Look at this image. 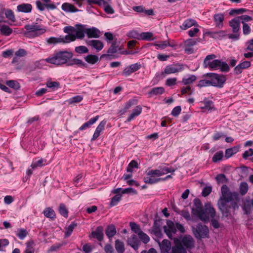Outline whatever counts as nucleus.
Here are the masks:
<instances>
[{
	"label": "nucleus",
	"mask_w": 253,
	"mask_h": 253,
	"mask_svg": "<svg viewBox=\"0 0 253 253\" xmlns=\"http://www.w3.org/2000/svg\"><path fill=\"white\" fill-rule=\"evenodd\" d=\"M73 53L67 50H60L45 59V61L56 66L66 64L68 66L77 65L80 67H85V64L79 59L73 58Z\"/></svg>",
	"instance_id": "obj_1"
},
{
	"label": "nucleus",
	"mask_w": 253,
	"mask_h": 253,
	"mask_svg": "<svg viewBox=\"0 0 253 253\" xmlns=\"http://www.w3.org/2000/svg\"><path fill=\"white\" fill-rule=\"evenodd\" d=\"M221 190L222 197L218 201V206L223 215L228 217L231 210H234L237 207L236 203L233 201L234 198H236L237 194L230 192L226 185H222Z\"/></svg>",
	"instance_id": "obj_2"
},
{
	"label": "nucleus",
	"mask_w": 253,
	"mask_h": 253,
	"mask_svg": "<svg viewBox=\"0 0 253 253\" xmlns=\"http://www.w3.org/2000/svg\"><path fill=\"white\" fill-rule=\"evenodd\" d=\"M192 212L204 222L209 221L210 217H214L216 213L214 209L210 203L206 204L204 209L201 201L198 198L194 200V207L192 209Z\"/></svg>",
	"instance_id": "obj_3"
},
{
	"label": "nucleus",
	"mask_w": 253,
	"mask_h": 253,
	"mask_svg": "<svg viewBox=\"0 0 253 253\" xmlns=\"http://www.w3.org/2000/svg\"><path fill=\"white\" fill-rule=\"evenodd\" d=\"M216 56L213 54L207 55L203 62L204 68H209L211 70L219 69L222 72H228L229 70L228 65L225 62L216 59Z\"/></svg>",
	"instance_id": "obj_4"
},
{
	"label": "nucleus",
	"mask_w": 253,
	"mask_h": 253,
	"mask_svg": "<svg viewBox=\"0 0 253 253\" xmlns=\"http://www.w3.org/2000/svg\"><path fill=\"white\" fill-rule=\"evenodd\" d=\"M194 246L193 238L190 236H184L180 242L175 243L172 248L171 253H187L184 246L187 249H190Z\"/></svg>",
	"instance_id": "obj_5"
},
{
	"label": "nucleus",
	"mask_w": 253,
	"mask_h": 253,
	"mask_svg": "<svg viewBox=\"0 0 253 253\" xmlns=\"http://www.w3.org/2000/svg\"><path fill=\"white\" fill-rule=\"evenodd\" d=\"M24 28L27 30L25 35L31 38L39 37L46 32V29L38 23L27 24L24 26Z\"/></svg>",
	"instance_id": "obj_6"
},
{
	"label": "nucleus",
	"mask_w": 253,
	"mask_h": 253,
	"mask_svg": "<svg viewBox=\"0 0 253 253\" xmlns=\"http://www.w3.org/2000/svg\"><path fill=\"white\" fill-rule=\"evenodd\" d=\"M229 26L232 29V34L227 35L228 38L234 41H238L240 38L241 22L236 17L229 21Z\"/></svg>",
	"instance_id": "obj_7"
},
{
	"label": "nucleus",
	"mask_w": 253,
	"mask_h": 253,
	"mask_svg": "<svg viewBox=\"0 0 253 253\" xmlns=\"http://www.w3.org/2000/svg\"><path fill=\"white\" fill-rule=\"evenodd\" d=\"M204 77L210 80L211 86L221 88L225 84L226 79L223 75L213 73H208L204 75Z\"/></svg>",
	"instance_id": "obj_8"
},
{
	"label": "nucleus",
	"mask_w": 253,
	"mask_h": 253,
	"mask_svg": "<svg viewBox=\"0 0 253 253\" xmlns=\"http://www.w3.org/2000/svg\"><path fill=\"white\" fill-rule=\"evenodd\" d=\"M184 69V65L180 64L175 65H169L167 66L164 71L158 72L155 75V78H163L166 75L178 73L182 71Z\"/></svg>",
	"instance_id": "obj_9"
},
{
	"label": "nucleus",
	"mask_w": 253,
	"mask_h": 253,
	"mask_svg": "<svg viewBox=\"0 0 253 253\" xmlns=\"http://www.w3.org/2000/svg\"><path fill=\"white\" fill-rule=\"evenodd\" d=\"M209 232L208 227L201 224H198L196 228L193 229V233L195 237L199 239L208 237Z\"/></svg>",
	"instance_id": "obj_10"
},
{
	"label": "nucleus",
	"mask_w": 253,
	"mask_h": 253,
	"mask_svg": "<svg viewBox=\"0 0 253 253\" xmlns=\"http://www.w3.org/2000/svg\"><path fill=\"white\" fill-rule=\"evenodd\" d=\"M156 172L155 169H151L146 172V176L144 177L145 183L149 184H153L160 182V178Z\"/></svg>",
	"instance_id": "obj_11"
},
{
	"label": "nucleus",
	"mask_w": 253,
	"mask_h": 253,
	"mask_svg": "<svg viewBox=\"0 0 253 253\" xmlns=\"http://www.w3.org/2000/svg\"><path fill=\"white\" fill-rule=\"evenodd\" d=\"M164 229L165 233L170 239H172L173 234H174L176 232L175 226L173 222L171 220L167 221V225L164 227Z\"/></svg>",
	"instance_id": "obj_12"
},
{
	"label": "nucleus",
	"mask_w": 253,
	"mask_h": 253,
	"mask_svg": "<svg viewBox=\"0 0 253 253\" xmlns=\"http://www.w3.org/2000/svg\"><path fill=\"white\" fill-rule=\"evenodd\" d=\"M204 34L210 36L211 38L217 40H222L226 36H227L228 35L227 34L226 31L225 30H219L217 31H209L206 32Z\"/></svg>",
	"instance_id": "obj_13"
},
{
	"label": "nucleus",
	"mask_w": 253,
	"mask_h": 253,
	"mask_svg": "<svg viewBox=\"0 0 253 253\" xmlns=\"http://www.w3.org/2000/svg\"><path fill=\"white\" fill-rule=\"evenodd\" d=\"M225 19L224 14L218 13L213 16V20L216 28L222 29L224 26V21Z\"/></svg>",
	"instance_id": "obj_14"
},
{
	"label": "nucleus",
	"mask_w": 253,
	"mask_h": 253,
	"mask_svg": "<svg viewBox=\"0 0 253 253\" xmlns=\"http://www.w3.org/2000/svg\"><path fill=\"white\" fill-rule=\"evenodd\" d=\"M141 67V65L140 63L131 64L124 69L123 74L126 76H129L132 73L138 71Z\"/></svg>",
	"instance_id": "obj_15"
},
{
	"label": "nucleus",
	"mask_w": 253,
	"mask_h": 253,
	"mask_svg": "<svg viewBox=\"0 0 253 253\" xmlns=\"http://www.w3.org/2000/svg\"><path fill=\"white\" fill-rule=\"evenodd\" d=\"M85 25L81 24H77L75 28L74 37L75 40L78 39H83L84 37V34H86V28Z\"/></svg>",
	"instance_id": "obj_16"
},
{
	"label": "nucleus",
	"mask_w": 253,
	"mask_h": 253,
	"mask_svg": "<svg viewBox=\"0 0 253 253\" xmlns=\"http://www.w3.org/2000/svg\"><path fill=\"white\" fill-rule=\"evenodd\" d=\"M89 238H93L96 239L98 241H101L103 239V228L102 226H98L96 229L92 231Z\"/></svg>",
	"instance_id": "obj_17"
},
{
	"label": "nucleus",
	"mask_w": 253,
	"mask_h": 253,
	"mask_svg": "<svg viewBox=\"0 0 253 253\" xmlns=\"http://www.w3.org/2000/svg\"><path fill=\"white\" fill-rule=\"evenodd\" d=\"M86 43L88 46H91L98 51L101 50L104 47L103 42L98 40H88Z\"/></svg>",
	"instance_id": "obj_18"
},
{
	"label": "nucleus",
	"mask_w": 253,
	"mask_h": 253,
	"mask_svg": "<svg viewBox=\"0 0 253 253\" xmlns=\"http://www.w3.org/2000/svg\"><path fill=\"white\" fill-rule=\"evenodd\" d=\"M106 124V121L103 120L98 125L96 129L94 132V134L91 138V141L95 140L100 135V133L105 129V126Z\"/></svg>",
	"instance_id": "obj_19"
},
{
	"label": "nucleus",
	"mask_w": 253,
	"mask_h": 253,
	"mask_svg": "<svg viewBox=\"0 0 253 253\" xmlns=\"http://www.w3.org/2000/svg\"><path fill=\"white\" fill-rule=\"evenodd\" d=\"M193 26H198L197 22L193 19L189 18L184 20L182 24L180 26V28L182 30H185Z\"/></svg>",
	"instance_id": "obj_20"
},
{
	"label": "nucleus",
	"mask_w": 253,
	"mask_h": 253,
	"mask_svg": "<svg viewBox=\"0 0 253 253\" xmlns=\"http://www.w3.org/2000/svg\"><path fill=\"white\" fill-rule=\"evenodd\" d=\"M128 244L135 250L138 249L140 245V241L137 236L132 235L127 240Z\"/></svg>",
	"instance_id": "obj_21"
},
{
	"label": "nucleus",
	"mask_w": 253,
	"mask_h": 253,
	"mask_svg": "<svg viewBox=\"0 0 253 253\" xmlns=\"http://www.w3.org/2000/svg\"><path fill=\"white\" fill-rule=\"evenodd\" d=\"M251 65L250 61H245L238 64L234 68V72L236 74H240L243 69L248 68Z\"/></svg>",
	"instance_id": "obj_22"
},
{
	"label": "nucleus",
	"mask_w": 253,
	"mask_h": 253,
	"mask_svg": "<svg viewBox=\"0 0 253 253\" xmlns=\"http://www.w3.org/2000/svg\"><path fill=\"white\" fill-rule=\"evenodd\" d=\"M98 116H96L93 118H91L88 121L84 123L82 126H81L78 131H75L74 134L77 133L79 131H82L85 130L88 127H89L98 120Z\"/></svg>",
	"instance_id": "obj_23"
},
{
	"label": "nucleus",
	"mask_w": 253,
	"mask_h": 253,
	"mask_svg": "<svg viewBox=\"0 0 253 253\" xmlns=\"http://www.w3.org/2000/svg\"><path fill=\"white\" fill-rule=\"evenodd\" d=\"M85 32L89 38H98L100 37V31L96 28H86Z\"/></svg>",
	"instance_id": "obj_24"
},
{
	"label": "nucleus",
	"mask_w": 253,
	"mask_h": 253,
	"mask_svg": "<svg viewBox=\"0 0 253 253\" xmlns=\"http://www.w3.org/2000/svg\"><path fill=\"white\" fill-rule=\"evenodd\" d=\"M159 176H162L168 173H173L175 169L167 167H159L158 169H155Z\"/></svg>",
	"instance_id": "obj_25"
},
{
	"label": "nucleus",
	"mask_w": 253,
	"mask_h": 253,
	"mask_svg": "<svg viewBox=\"0 0 253 253\" xmlns=\"http://www.w3.org/2000/svg\"><path fill=\"white\" fill-rule=\"evenodd\" d=\"M32 10V6L30 3H23L17 6V11L23 13H30Z\"/></svg>",
	"instance_id": "obj_26"
},
{
	"label": "nucleus",
	"mask_w": 253,
	"mask_h": 253,
	"mask_svg": "<svg viewBox=\"0 0 253 253\" xmlns=\"http://www.w3.org/2000/svg\"><path fill=\"white\" fill-rule=\"evenodd\" d=\"M132 8L134 11L138 13H144L147 15H154V11L153 9L146 10L142 5L133 6Z\"/></svg>",
	"instance_id": "obj_27"
},
{
	"label": "nucleus",
	"mask_w": 253,
	"mask_h": 253,
	"mask_svg": "<svg viewBox=\"0 0 253 253\" xmlns=\"http://www.w3.org/2000/svg\"><path fill=\"white\" fill-rule=\"evenodd\" d=\"M62 9L66 12H76L80 11L73 4L65 2L61 6Z\"/></svg>",
	"instance_id": "obj_28"
},
{
	"label": "nucleus",
	"mask_w": 253,
	"mask_h": 253,
	"mask_svg": "<svg viewBox=\"0 0 253 253\" xmlns=\"http://www.w3.org/2000/svg\"><path fill=\"white\" fill-rule=\"evenodd\" d=\"M160 246L163 253H169L171 249V243L168 240L164 239Z\"/></svg>",
	"instance_id": "obj_29"
},
{
	"label": "nucleus",
	"mask_w": 253,
	"mask_h": 253,
	"mask_svg": "<svg viewBox=\"0 0 253 253\" xmlns=\"http://www.w3.org/2000/svg\"><path fill=\"white\" fill-rule=\"evenodd\" d=\"M165 92V88L163 87H155L153 88L150 91L148 92L149 97H153L154 96L160 95L164 93Z\"/></svg>",
	"instance_id": "obj_30"
},
{
	"label": "nucleus",
	"mask_w": 253,
	"mask_h": 253,
	"mask_svg": "<svg viewBox=\"0 0 253 253\" xmlns=\"http://www.w3.org/2000/svg\"><path fill=\"white\" fill-rule=\"evenodd\" d=\"M201 103L204 104V106L201 107L202 109H205L208 111L215 110L213 102L211 100L205 98L204 101L201 102Z\"/></svg>",
	"instance_id": "obj_31"
},
{
	"label": "nucleus",
	"mask_w": 253,
	"mask_h": 253,
	"mask_svg": "<svg viewBox=\"0 0 253 253\" xmlns=\"http://www.w3.org/2000/svg\"><path fill=\"white\" fill-rule=\"evenodd\" d=\"M142 112V108L140 106H137L132 111V113L128 117L127 122H130L134 118L139 116Z\"/></svg>",
	"instance_id": "obj_32"
},
{
	"label": "nucleus",
	"mask_w": 253,
	"mask_h": 253,
	"mask_svg": "<svg viewBox=\"0 0 253 253\" xmlns=\"http://www.w3.org/2000/svg\"><path fill=\"white\" fill-rule=\"evenodd\" d=\"M12 29L8 25H0V33L5 36H9L12 33Z\"/></svg>",
	"instance_id": "obj_33"
},
{
	"label": "nucleus",
	"mask_w": 253,
	"mask_h": 253,
	"mask_svg": "<svg viewBox=\"0 0 253 253\" xmlns=\"http://www.w3.org/2000/svg\"><path fill=\"white\" fill-rule=\"evenodd\" d=\"M116 227L113 224L108 226L105 231V234L109 238H112L116 235Z\"/></svg>",
	"instance_id": "obj_34"
},
{
	"label": "nucleus",
	"mask_w": 253,
	"mask_h": 253,
	"mask_svg": "<svg viewBox=\"0 0 253 253\" xmlns=\"http://www.w3.org/2000/svg\"><path fill=\"white\" fill-rule=\"evenodd\" d=\"M43 213L45 217L52 219H54L56 217L55 211L50 207L44 209L43 211Z\"/></svg>",
	"instance_id": "obj_35"
},
{
	"label": "nucleus",
	"mask_w": 253,
	"mask_h": 253,
	"mask_svg": "<svg viewBox=\"0 0 253 253\" xmlns=\"http://www.w3.org/2000/svg\"><path fill=\"white\" fill-rule=\"evenodd\" d=\"M60 43H67L75 41L74 34L67 35L65 36H60Z\"/></svg>",
	"instance_id": "obj_36"
},
{
	"label": "nucleus",
	"mask_w": 253,
	"mask_h": 253,
	"mask_svg": "<svg viewBox=\"0 0 253 253\" xmlns=\"http://www.w3.org/2000/svg\"><path fill=\"white\" fill-rule=\"evenodd\" d=\"M77 226V223L73 221L65 228V238L69 237L73 232L74 229Z\"/></svg>",
	"instance_id": "obj_37"
},
{
	"label": "nucleus",
	"mask_w": 253,
	"mask_h": 253,
	"mask_svg": "<svg viewBox=\"0 0 253 253\" xmlns=\"http://www.w3.org/2000/svg\"><path fill=\"white\" fill-rule=\"evenodd\" d=\"M84 60L88 63L94 64L99 61V58L97 55L89 54L84 57Z\"/></svg>",
	"instance_id": "obj_38"
},
{
	"label": "nucleus",
	"mask_w": 253,
	"mask_h": 253,
	"mask_svg": "<svg viewBox=\"0 0 253 253\" xmlns=\"http://www.w3.org/2000/svg\"><path fill=\"white\" fill-rule=\"evenodd\" d=\"M4 14L6 18L12 22L16 21V18L13 11L10 9H5Z\"/></svg>",
	"instance_id": "obj_39"
},
{
	"label": "nucleus",
	"mask_w": 253,
	"mask_h": 253,
	"mask_svg": "<svg viewBox=\"0 0 253 253\" xmlns=\"http://www.w3.org/2000/svg\"><path fill=\"white\" fill-rule=\"evenodd\" d=\"M248 11H251L250 10L244 8H240L238 9H231L229 14L230 15H239L243 14L245 12H247ZM252 12H253V11H251Z\"/></svg>",
	"instance_id": "obj_40"
},
{
	"label": "nucleus",
	"mask_w": 253,
	"mask_h": 253,
	"mask_svg": "<svg viewBox=\"0 0 253 253\" xmlns=\"http://www.w3.org/2000/svg\"><path fill=\"white\" fill-rule=\"evenodd\" d=\"M15 234L20 240H22L26 237L28 234V232L25 229L19 228L18 229Z\"/></svg>",
	"instance_id": "obj_41"
},
{
	"label": "nucleus",
	"mask_w": 253,
	"mask_h": 253,
	"mask_svg": "<svg viewBox=\"0 0 253 253\" xmlns=\"http://www.w3.org/2000/svg\"><path fill=\"white\" fill-rule=\"evenodd\" d=\"M239 151V148L237 147H234L231 148L227 149L225 152V157L226 158H229L232 157L234 154H236Z\"/></svg>",
	"instance_id": "obj_42"
},
{
	"label": "nucleus",
	"mask_w": 253,
	"mask_h": 253,
	"mask_svg": "<svg viewBox=\"0 0 253 253\" xmlns=\"http://www.w3.org/2000/svg\"><path fill=\"white\" fill-rule=\"evenodd\" d=\"M115 248L118 253H124L125 251V245L119 240L115 241Z\"/></svg>",
	"instance_id": "obj_43"
},
{
	"label": "nucleus",
	"mask_w": 253,
	"mask_h": 253,
	"mask_svg": "<svg viewBox=\"0 0 253 253\" xmlns=\"http://www.w3.org/2000/svg\"><path fill=\"white\" fill-rule=\"evenodd\" d=\"M46 161V160L45 159L40 158L38 161L33 162L31 165V167L33 169H35L37 167H42L45 165Z\"/></svg>",
	"instance_id": "obj_44"
},
{
	"label": "nucleus",
	"mask_w": 253,
	"mask_h": 253,
	"mask_svg": "<svg viewBox=\"0 0 253 253\" xmlns=\"http://www.w3.org/2000/svg\"><path fill=\"white\" fill-rule=\"evenodd\" d=\"M196 79L197 77L196 76L194 75H191L184 77L182 79V83L185 85L193 83L195 81H196Z\"/></svg>",
	"instance_id": "obj_45"
},
{
	"label": "nucleus",
	"mask_w": 253,
	"mask_h": 253,
	"mask_svg": "<svg viewBox=\"0 0 253 253\" xmlns=\"http://www.w3.org/2000/svg\"><path fill=\"white\" fill-rule=\"evenodd\" d=\"M59 212L60 214L65 218H67L68 216V210L67 208L66 207L65 205L61 203L59 205V209H58Z\"/></svg>",
	"instance_id": "obj_46"
},
{
	"label": "nucleus",
	"mask_w": 253,
	"mask_h": 253,
	"mask_svg": "<svg viewBox=\"0 0 253 253\" xmlns=\"http://www.w3.org/2000/svg\"><path fill=\"white\" fill-rule=\"evenodd\" d=\"M6 84L9 87L17 90L20 88L19 83L16 81L9 80L6 82Z\"/></svg>",
	"instance_id": "obj_47"
},
{
	"label": "nucleus",
	"mask_w": 253,
	"mask_h": 253,
	"mask_svg": "<svg viewBox=\"0 0 253 253\" xmlns=\"http://www.w3.org/2000/svg\"><path fill=\"white\" fill-rule=\"evenodd\" d=\"M237 18L242 24H248L247 22L253 20V17L247 15H242L241 16H237Z\"/></svg>",
	"instance_id": "obj_48"
},
{
	"label": "nucleus",
	"mask_w": 253,
	"mask_h": 253,
	"mask_svg": "<svg viewBox=\"0 0 253 253\" xmlns=\"http://www.w3.org/2000/svg\"><path fill=\"white\" fill-rule=\"evenodd\" d=\"M118 50V46H116L115 44H112L111 46L109 48L107 51V53L108 54H102L100 58H103L104 57L108 56L109 55H111L112 54L115 53L117 52Z\"/></svg>",
	"instance_id": "obj_49"
},
{
	"label": "nucleus",
	"mask_w": 253,
	"mask_h": 253,
	"mask_svg": "<svg viewBox=\"0 0 253 253\" xmlns=\"http://www.w3.org/2000/svg\"><path fill=\"white\" fill-rule=\"evenodd\" d=\"M153 36V33L151 32H142L140 34V40L145 41H151Z\"/></svg>",
	"instance_id": "obj_50"
},
{
	"label": "nucleus",
	"mask_w": 253,
	"mask_h": 253,
	"mask_svg": "<svg viewBox=\"0 0 253 253\" xmlns=\"http://www.w3.org/2000/svg\"><path fill=\"white\" fill-rule=\"evenodd\" d=\"M129 226L131 230L138 235L142 232L139 226L134 222H130L129 223Z\"/></svg>",
	"instance_id": "obj_51"
},
{
	"label": "nucleus",
	"mask_w": 253,
	"mask_h": 253,
	"mask_svg": "<svg viewBox=\"0 0 253 253\" xmlns=\"http://www.w3.org/2000/svg\"><path fill=\"white\" fill-rule=\"evenodd\" d=\"M240 193L242 195H245L248 191V185L247 182H242L240 185Z\"/></svg>",
	"instance_id": "obj_52"
},
{
	"label": "nucleus",
	"mask_w": 253,
	"mask_h": 253,
	"mask_svg": "<svg viewBox=\"0 0 253 253\" xmlns=\"http://www.w3.org/2000/svg\"><path fill=\"white\" fill-rule=\"evenodd\" d=\"M83 99V97L82 95H76L69 99L67 100V102L69 104H72L74 103H79L82 101Z\"/></svg>",
	"instance_id": "obj_53"
},
{
	"label": "nucleus",
	"mask_w": 253,
	"mask_h": 253,
	"mask_svg": "<svg viewBox=\"0 0 253 253\" xmlns=\"http://www.w3.org/2000/svg\"><path fill=\"white\" fill-rule=\"evenodd\" d=\"M122 199V195L121 194H116L114 196L111 200L110 205L111 206H115L118 205V203Z\"/></svg>",
	"instance_id": "obj_54"
},
{
	"label": "nucleus",
	"mask_w": 253,
	"mask_h": 253,
	"mask_svg": "<svg viewBox=\"0 0 253 253\" xmlns=\"http://www.w3.org/2000/svg\"><path fill=\"white\" fill-rule=\"evenodd\" d=\"M223 157V153L222 151H218L212 157V161L214 163H217L221 161Z\"/></svg>",
	"instance_id": "obj_55"
},
{
	"label": "nucleus",
	"mask_w": 253,
	"mask_h": 253,
	"mask_svg": "<svg viewBox=\"0 0 253 253\" xmlns=\"http://www.w3.org/2000/svg\"><path fill=\"white\" fill-rule=\"evenodd\" d=\"M75 51L79 54L86 53L88 52V48L84 45H80L75 47Z\"/></svg>",
	"instance_id": "obj_56"
},
{
	"label": "nucleus",
	"mask_w": 253,
	"mask_h": 253,
	"mask_svg": "<svg viewBox=\"0 0 253 253\" xmlns=\"http://www.w3.org/2000/svg\"><path fill=\"white\" fill-rule=\"evenodd\" d=\"M140 239L144 243L147 244L150 241V238L145 233H144L143 231L140 232V233L138 235Z\"/></svg>",
	"instance_id": "obj_57"
},
{
	"label": "nucleus",
	"mask_w": 253,
	"mask_h": 253,
	"mask_svg": "<svg viewBox=\"0 0 253 253\" xmlns=\"http://www.w3.org/2000/svg\"><path fill=\"white\" fill-rule=\"evenodd\" d=\"M46 41L48 44H56L60 43V38L51 37L46 39Z\"/></svg>",
	"instance_id": "obj_58"
},
{
	"label": "nucleus",
	"mask_w": 253,
	"mask_h": 253,
	"mask_svg": "<svg viewBox=\"0 0 253 253\" xmlns=\"http://www.w3.org/2000/svg\"><path fill=\"white\" fill-rule=\"evenodd\" d=\"M127 36L129 38H133L137 40H140V34L138 33L135 30H132L129 31L127 34Z\"/></svg>",
	"instance_id": "obj_59"
},
{
	"label": "nucleus",
	"mask_w": 253,
	"mask_h": 253,
	"mask_svg": "<svg viewBox=\"0 0 253 253\" xmlns=\"http://www.w3.org/2000/svg\"><path fill=\"white\" fill-rule=\"evenodd\" d=\"M252 207V203L249 201H248L244 204L243 210L245 212L246 214H248L251 213Z\"/></svg>",
	"instance_id": "obj_60"
},
{
	"label": "nucleus",
	"mask_w": 253,
	"mask_h": 253,
	"mask_svg": "<svg viewBox=\"0 0 253 253\" xmlns=\"http://www.w3.org/2000/svg\"><path fill=\"white\" fill-rule=\"evenodd\" d=\"M93 248V246L89 244H85L83 246L82 250L84 253H91Z\"/></svg>",
	"instance_id": "obj_61"
},
{
	"label": "nucleus",
	"mask_w": 253,
	"mask_h": 253,
	"mask_svg": "<svg viewBox=\"0 0 253 253\" xmlns=\"http://www.w3.org/2000/svg\"><path fill=\"white\" fill-rule=\"evenodd\" d=\"M215 178L218 183H224L227 181L226 176L224 174H218Z\"/></svg>",
	"instance_id": "obj_62"
},
{
	"label": "nucleus",
	"mask_w": 253,
	"mask_h": 253,
	"mask_svg": "<svg viewBox=\"0 0 253 253\" xmlns=\"http://www.w3.org/2000/svg\"><path fill=\"white\" fill-rule=\"evenodd\" d=\"M197 86L199 87L211 86L210 80H201L199 82Z\"/></svg>",
	"instance_id": "obj_63"
},
{
	"label": "nucleus",
	"mask_w": 253,
	"mask_h": 253,
	"mask_svg": "<svg viewBox=\"0 0 253 253\" xmlns=\"http://www.w3.org/2000/svg\"><path fill=\"white\" fill-rule=\"evenodd\" d=\"M243 33L244 35H248L251 33V28L248 24H242Z\"/></svg>",
	"instance_id": "obj_64"
}]
</instances>
